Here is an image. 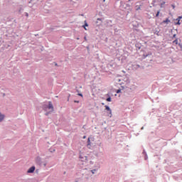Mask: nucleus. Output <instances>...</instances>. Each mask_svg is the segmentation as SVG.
Segmentation results:
<instances>
[{
  "label": "nucleus",
  "instance_id": "1",
  "mask_svg": "<svg viewBox=\"0 0 182 182\" xmlns=\"http://www.w3.org/2000/svg\"><path fill=\"white\" fill-rule=\"evenodd\" d=\"M43 108L45 111H47V109H49L50 110L49 112H53L54 111L53 105L50 102H48V105H44Z\"/></svg>",
  "mask_w": 182,
  "mask_h": 182
},
{
  "label": "nucleus",
  "instance_id": "2",
  "mask_svg": "<svg viewBox=\"0 0 182 182\" xmlns=\"http://www.w3.org/2000/svg\"><path fill=\"white\" fill-rule=\"evenodd\" d=\"M35 170H36V167L31 166L30 168H28V171H27V173H34Z\"/></svg>",
  "mask_w": 182,
  "mask_h": 182
},
{
  "label": "nucleus",
  "instance_id": "3",
  "mask_svg": "<svg viewBox=\"0 0 182 182\" xmlns=\"http://www.w3.org/2000/svg\"><path fill=\"white\" fill-rule=\"evenodd\" d=\"M90 139L93 141V138H88L87 139V147L90 149V146H92V143H90Z\"/></svg>",
  "mask_w": 182,
  "mask_h": 182
},
{
  "label": "nucleus",
  "instance_id": "4",
  "mask_svg": "<svg viewBox=\"0 0 182 182\" xmlns=\"http://www.w3.org/2000/svg\"><path fill=\"white\" fill-rule=\"evenodd\" d=\"M105 107V109L109 112V114H112V110L110 109V108L107 105Z\"/></svg>",
  "mask_w": 182,
  "mask_h": 182
},
{
  "label": "nucleus",
  "instance_id": "5",
  "mask_svg": "<svg viewBox=\"0 0 182 182\" xmlns=\"http://www.w3.org/2000/svg\"><path fill=\"white\" fill-rule=\"evenodd\" d=\"M171 21L168 18H166L165 21H162V23H168Z\"/></svg>",
  "mask_w": 182,
  "mask_h": 182
},
{
  "label": "nucleus",
  "instance_id": "6",
  "mask_svg": "<svg viewBox=\"0 0 182 182\" xmlns=\"http://www.w3.org/2000/svg\"><path fill=\"white\" fill-rule=\"evenodd\" d=\"M173 44L178 45V38H176V40H174V41H173Z\"/></svg>",
  "mask_w": 182,
  "mask_h": 182
},
{
  "label": "nucleus",
  "instance_id": "7",
  "mask_svg": "<svg viewBox=\"0 0 182 182\" xmlns=\"http://www.w3.org/2000/svg\"><path fill=\"white\" fill-rule=\"evenodd\" d=\"M4 119V116L0 113V122Z\"/></svg>",
  "mask_w": 182,
  "mask_h": 182
},
{
  "label": "nucleus",
  "instance_id": "8",
  "mask_svg": "<svg viewBox=\"0 0 182 182\" xmlns=\"http://www.w3.org/2000/svg\"><path fill=\"white\" fill-rule=\"evenodd\" d=\"M177 23H176V25H181L180 23V18H176Z\"/></svg>",
  "mask_w": 182,
  "mask_h": 182
},
{
  "label": "nucleus",
  "instance_id": "9",
  "mask_svg": "<svg viewBox=\"0 0 182 182\" xmlns=\"http://www.w3.org/2000/svg\"><path fill=\"white\" fill-rule=\"evenodd\" d=\"M88 23H85V24L83 26V28L85 29V31H87V28L85 26H88Z\"/></svg>",
  "mask_w": 182,
  "mask_h": 182
},
{
  "label": "nucleus",
  "instance_id": "10",
  "mask_svg": "<svg viewBox=\"0 0 182 182\" xmlns=\"http://www.w3.org/2000/svg\"><path fill=\"white\" fill-rule=\"evenodd\" d=\"M106 101L107 102H111L112 101L111 97H109L108 98H107Z\"/></svg>",
  "mask_w": 182,
  "mask_h": 182
},
{
  "label": "nucleus",
  "instance_id": "11",
  "mask_svg": "<svg viewBox=\"0 0 182 182\" xmlns=\"http://www.w3.org/2000/svg\"><path fill=\"white\" fill-rule=\"evenodd\" d=\"M91 173L95 174L96 173V169L91 170Z\"/></svg>",
  "mask_w": 182,
  "mask_h": 182
},
{
  "label": "nucleus",
  "instance_id": "12",
  "mask_svg": "<svg viewBox=\"0 0 182 182\" xmlns=\"http://www.w3.org/2000/svg\"><path fill=\"white\" fill-rule=\"evenodd\" d=\"M160 11L156 12V17L159 16Z\"/></svg>",
  "mask_w": 182,
  "mask_h": 182
},
{
  "label": "nucleus",
  "instance_id": "13",
  "mask_svg": "<svg viewBox=\"0 0 182 182\" xmlns=\"http://www.w3.org/2000/svg\"><path fill=\"white\" fill-rule=\"evenodd\" d=\"M171 7L173 8V9H175V8H176L175 5H173V4L171 5Z\"/></svg>",
  "mask_w": 182,
  "mask_h": 182
},
{
  "label": "nucleus",
  "instance_id": "14",
  "mask_svg": "<svg viewBox=\"0 0 182 182\" xmlns=\"http://www.w3.org/2000/svg\"><path fill=\"white\" fill-rule=\"evenodd\" d=\"M181 18H182V16H179V17H178L177 19H179V21H181Z\"/></svg>",
  "mask_w": 182,
  "mask_h": 182
},
{
  "label": "nucleus",
  "instance_id": "15",
  "mask_svg": "<svg viewBox=\"0 0 182 182\" xmlns=\"http://www.w3.org/2000/svg\"><path fill=\"white\" fill-rule=\"evenodd\" d=\"M78 96H80V97H83V95L82 94H78Z\"/></svg>",
  "mask_w": 182,
  "mask_h": 182
},
{
  "label": "nucleus",
  "instance_id": "16",
  "mask_svg": "<svg viewBox=\"0 0 182 182\" xmlns=\"http://www.w3.org/2000/svg\"><path fill=\"white\" fill-rule=\"evenodd\" d=\"M166 4V2H162V4H161V6H162L163 5H164Z\"/></svg>",
  "mask_w": 182,
  "mask_h": 182
},
{
  "label": "nucleus",
  "instance_id": "17",
  "mask_svg": "<svg viewBox=\"0 0 182 182\" xmlns=\"http://www.w3.org/2000/svg\"><path fill=\"white\" fill-rule=\"evenodd\" d=\"M121 92V90H117V93H119Z\"/></svg>",
  "mask_w": 182,
  "mask_h": 182
},
{
  "label": "nucleus",
  "instance_id": "18",
  "mask_svg": "<svg viewBox=\"0 0 182 182\" xmlns=\"http://www.w3.org/2000/svg\"><path fill=\"white\" fill-rule=\"evenodd\" d=\"M176 34H174V35L173 36V38H176Z\"/></svg>",
  "mask_w": 182,
  "mask_h": 182
},
{
  "label": "nucleus",
  "instance_id": "19",
  "mask_svg": "<svg viewBox=\"0 0 182 182\" xmlns=\"http://www.w3.org/2000/svg\"><path fill=\"white\" fill-rule=\"evenodd\" d=\"M86 138H87V136H83V139H86Z\"/></svg>",
  "mask_w": 182,
  "mask_h": 182
},
{
  "label": "nucleus",
  "instance_id": "20",
  "mask_svg": "<svg viewBox=\"0 0 182 182\" xmlns=\"http://www.w3.org/2000/svg\"><path fill=\"white\" fill-rule=\"evenodd\" d=\"M85 41H87V37H85Z\"/></svg>",
  "mask_w": 182,
  "mask_h": 182
},
{
  "label": "nucleus",
  "instance_id": "21",
  "mask_svg": "<svg viewBox=\"0 0 182 182\" xmlns=\"http://www.w3.org/2000/svg\"><path fill=\"white\" fill-rule=\"evenodd\" d=\"M75 102H77V103H78V102H79V101H75Z\"/></svg>",
  "mask_w": 182,
  "mask_h": 182
},
{
  "label": "nucleus",
  "instance_id": "22",
  "mask_svg": "<svg viewBox=\"0 0 182 182\" xmlns=\"http://www.w3.org/2000/svg\"><path fill=\"white\" fill-rule=\"evenodd\" d=\"M26 16H28V14H26Z\"/></svg>",
  "mask_w": 182,
  "mask_h": 182
},
{
  "label": "nucleus",
  "instance_id": "23",
  "mask_svg": "<svg viewBox=\"0 0 182 182\" xmlns=\"http://www.w3.org/2000/svg\"><path fill=\"white\" fill-rule=\"evenodd\" d=\"M102 105H104L103 102L102 103Z\"/></svg>",
  "mask_w": 182,
  "mask_h": 182
}]
</instances>
